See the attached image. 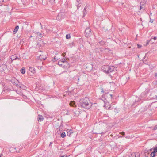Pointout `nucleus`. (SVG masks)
I'll return each instance as SVG.
<instances>
[{"label": "nucleus", "instance_id": "nucleus-32", "mask_svg": "<svg viewBox=\"0 0 157 157\" xmlns=\"http://www.w3.org/2000/svg\"><path fill=\"white\" fill-rule=\"evenodd\" d=\"M152 39H151L150 40H147L146 44H147L149 42L152 43L153 42L152 41Z\"/></svg>", "mask_w": 157, "mask_h": 157}, {"label": "nucleus", "instance_id": "nucleus-55", "mask_svg": "<svg viewBox=\"0 0 157 157\" xmlns=\"http://www.w3.org/2000/svg\"><path fill=\"white\" fill-rule=\"evenodd\" d=\"M16 151L18 153V152H19V151H20V150H19H19H16Z\"/></svg>", "mask_w": 157, "mask_h": 157}, {"label": "nucleus", "instance_id": "nucleus-4", "mask_svg": "<svg viewBox=\"0 0 157 157\" xmlns=\"http://www.w3.org/2000/svg\"><path fill=\"white\" fill-rule=\"evenodd\" d=\"M85 36L86 37L90 36L92 34L91 29L89 27L87 28L85 31Z\"/></svg>", "mask_w": 157, "mask_h": 157}, {"label": "nucleus", "instance_id": "nucleus-13", "mask_svg": "<svg viewBox=\"0 0 157 157\" xmlns=\"http://www.w3.org/2000/svg\"><path fill=\"white\" fill-rule=\"evenodd\" d=\"M29 70L33 74L36 73V69L33 67H29Z\"/></svg>", "mask_w": 157, "mask_h": 157}, {"label": "nucleus", "instance_id": "nucleus-45", "mask_svg": "<svg viewBox=\"0 0 157 157\" xmlns=\"http://www.w3.org/2000/svg\"><path fill=\"white\" fill-rule=\"evenodd\" d=\"M138 48H140L142 47V45H139V44H137Z\"/></svg>", "mask_w": 157, "mask_h": 157}, {"label": "nucleus", "instance_id": "nucleus-29", "mask_svg": "<svg viewBox=\"0 0 157 157\" xmlns=\"http://www.w3.org/2000/svg\"><path fill=\"white\" fill-rule=\"evenodd\" d=\"M100 99H101L105 103V100L106 99L105 97H103V96H102V98H100Z\"/></svg>", "mask_w": 157, "mask_h": 157}, {"label": "nucleus", "instance_id": "nucleus-34", "mask_svg": "<svg viewBox=\"0 0 157 157\" xmlns=\"http://www.w3.org/2000/svg\"><path fill=\"white\" fill-rule=\"evenodd\" d=\"M153 151L155 152H157V147H153Z\"/></svg>", "mask_w": 157, "mask_h": 157}, {"label": "nucleus", "instance_id": "nucleus-2", "mask_svg": "<svg viewBox=\"0 0 157 157\" xmlns=\"http://www.w3.org/2000/svg\"><path fill=\"white\" fill-rule=\"evenodd\" d=\"M66 13L63 12L59 13L56 17V19L58 21L64 18L66 16Z\"/></svg>", "mask_w": 157, "mask_h": 157}, {"label": "nucleus", "instance_id": "nucleus-19", "mask_svg": "<svg viewBox=\"0 0 157 157\" xmlns=\"http://www.w3.org/2000/svg\"><path fill=\"white\" fill-rule=\"evenodd\" d=\"M21 73L24 74L25 73V67H22L20 70Z\"/></svg>", "mask_w": 157, "mask_h": 157}, {"label": "nucleus", "instance_id": "nucleus-16", "mask_svg": "<svg viewBox=\"0 0 157 157\" xmlns=\"http://www.w3.org/2000/svg\"><path fill=\"white\" fill-rule=\"evenodd\" d=\"M113 67L112 66H109V67L108 68V73L112 72L113 71Z\"/></svg>", "mask_w": 157, "mask_h": 157}, {"label": "nucleus", "instance_id": "nucleus-41", "mask_svg": "<svg viewBox=\"0 0 157 157\" xmlns=\"http://www.w3.org/2000/svg\"><path fill=\"white\" fill-rule=\"evenodd\" d=\"M157 129V125L155 126L154 128V130H156Z\"/></svg>", "mask_w": 157, "mask_h": 157}, {"label": "nucleus", "instance_id": "nucleus-7", "mask_svg": "<svg viewBox=\"0 0 157 157\" xmlns=\"http://www.w3.org/2000/svg\"><path fill=\"white\" fill-rule=\"evenodd\" d=\"M109 66L108 65H104L101 67L102 70L107 73H108V68Z\"/></svg>", "mask_w": 157, "mask_h": 157}, {"label": "nucleus", "instance_id": "nucleus-10", "mask_svg": "<svg viewBox=\"0 0 157 157\" xmlns=\"http://www.w3.org/2000/svg\"><path fill=\"white\" fill-rule=\"evenodd\" d=\"M11 59L12 60H14L18 59L19 60H20V58H18L16 55H13L11 56Z\"/></svg>", "mask_w": 157, "mask_h": 157}, {"label": "nucleus", "instance_id": "nucleus-30", "mask_svg": "<svg viewBox=\"0 0 157 157\" xmlns=\"http://www.w3.org/2000/svg\"><path fill=\"white\" fill-rule=\"evenodd\" d=\"M157 152H155L154 151L152 152V154H153V155L151 157H154L155 156L157 155Z\"/></svg>", "mask_w": 157, "mask_h": 157}, {"label": "nucleus", "instance_id": "nucleus-62", "mask_svg": "<svg viewBox=\"0 0 157 157\" xmlns=\"http://www.w3.org/2000/svg\"><path fill=\"white\" fill-rule=\"evenodd\" d=\"M42 90L43 91H45V89H42Z\"/></svg>", "mask_w": 157, "mask_h": 157}, {"label": "nucleus", "instance_id": "nucleus-47", "mask_svg": "<svg viewBox=\"0 0 157 157\" xmlns=\"http://www.w3.org/2000/svg\"><path fill=\"white\" fill-rule=\"evenodd\" d=\"M40 58H41L42 59V60H45L46 58V57H44V58H42V57H40Z\"/></svg>", "mask_w": 157, "mask_h": 157}, {"label": "nucleus", "instance_id": "nucleus-61", "mask_svg": "<svg viewBox=\"0 0 157 157\" xmlns=\"http://www.w3.org/2000/svg\"><path fill=\"white\" fill-rule=\"evenodd\" d=\"M152 149H151L149 150V151H152Z\"/></svg>", "mask_w": 157, "mask_h": 157}, {"label": "nucleus", "instance_id": "nucleus-53", "mask_svg": "<svg viewBox=\"0 0 157 157\" xmlns=\"http://www.w3.org/2000/svg\"><path fill=\"white\" fill-rule=\"evenodd\" d=\"M109 95L111 97V98L112 99V95L111 94H109Z\"/></svg>", "mask_w": 157, "mask_h": 157}, {"label": "nucleus", "instance_id": "nucleus-49", "mask_svg": "<svg viewBox=\"0 0 157 157\" xmlns=\"http://www.w3.org/2000/svg\"><path fill=\"white\" fill-rule=\"evenodd\" d=\"M153 155V154H152V152L150 155V156L151 157Z\"/></svg>", "mask_w": 157, "mask_h": 157}, {"label": "nucleus", "instance_id": "nucleus-15", "mask_svg": "<svg viewBox=\"0 0 157 157\" xmlns=\"http://www.w3.org/2000/svg\"><path fill=\"white\" fill-rule=\"evenodd\" d=\"M56 128H57V129H59V130H62L63 129V126L62 125V124L60 123L59 125H58L57 127L56 126Z\"/></svg>", "mask_w": 157, "mask_h": 157}, {"label": "nucleus", "instance_id": "nucleus-8", "mask_svg": "<svg viewBox=\"0 0 157 157\" xmlns=\"http://www.w3.org/2000/svg\"><path fill=\"white\" fill-rule=\"evenodd\" d=\"M95 52L96 53H99L100 52H103L104 51V49L103 48H96L95 49Z\"/></svg>", "mask_w": 157, "mask_h": 157}, {"label": "nucleus", "instance_id": "nucleus-3", "mask_svg": "<svg viewBox=\"0 0 157 157\" xmlns=\"http://www.w3.org/2000/svg\"><path fill=\"white\" fill-rule=\"evenodd\" d=\"M10 81L13 84L15 85L17 87H19L20 88H22V86H20V84H18L19 82L18 80L15 78H12Z\"/></svg>", "mask_w": 157, "mask_h": 157}, {"label": "nucleus", "instance_id": "nucleus-23", "mask_svg": "<svg viewBox=\"0 0 157 157\" xmlns=\"http://www.w3.org/2000/svg\"><path fill=\"white\" fill-rule=\"evenodd\" d=\"M62 62L63 61L59 60L58 62V64L59 66H62L63 64H64V63H63Z\"/></svg>", "mask_w": 157, "mask_h": 157}, {"label": "nucleus", "instance_id": "nucleus-1", "mask_svg": "<svg viewBox=\"0 0 157 157\" xmlns=\"http://www.w3.org/2000/svg\"><path fill=\"white\" fill-rule=\"evenodd\" d=\"M90 101L87 97L83 98L81 99L79 101V106L82 108H84L86 109H89L92 105L91 103L90 102Z\"/></svg>", "mask_w": 157, "mask_h": 157}, {"label": "nucleus", "instance_id": "nucleus-6", "mask_svg": "<svg viewBox=\"0 0 157 157\" xmlns=\"http://www.w3.org/2000/svg\"><path fill=\"white\" fill-rule=\"evenodd\" d=\"M76 133L73 129H69V137L72 136L73 137H76Z\"/></svg>", "mask_w": 157, "mask_h": 157}, {"label": "nucleus", "instance_id": "nucleus-20", "mask_svg": "<svg viewBox=\"0 0 157 157\" xmlns=\"http://www.w3.org/2000/svg\"><path fill=\"white\" fill-rule=\"evenodd\" d=\"M103 49H104V51H103V52L104 53H106V52H108L109 51H110V50L108 48H106L105 49L103 48Z\"/></svg>", "mask_w": 157, "mask_h": 157}, {"label": "nucleus", "instance_id": "nucleus-39", "mask_svg": "<svg viewBox=\"0 0 157 157\" xmlns=\"http://www.w3.org/2000/svg\"><path fill=\"white\" fill-rule=\"evenodd\" d=\"M68 2H67V0L66 1V2L65 3V5L66 6H68Z\"/></svg>", "mask_w": 157, "mask_h": 157}, {"label": "nucleus", "instance_id": "nucleus-58", "mask_svg": "<svg viewBox=\"0 0 157 157\" xmlns=\"http://www.w3.org/2000/svg\"><path fill=\"white\" fill-rule=\"evenodd\" d=\"M101 92H103V93H104V91H103V90L102 89V90H101Z\"/></svg>", "mask_w": 157, "mask_h": 157}, {"label": "nucleus", "instance_id": "nucleus-5", "mask_svg": "<svg viewBox=\"0 0 157 157\" xmlns=\"http://www.w3.org/2000/svg\"><path fill=\"white\" fill-rule=\"evenodd\" d=\"M7 65L6 64H0V72H4L6 69Z\"/></svg>", "mask_w": 157, "mask_h": 157}, {"label": "nucleus", "instance_id": "nucleus-36", "mask_svg": "<svg viewBox=\"0 0 157 157\" xmlns=\"http://www.w3.org/2000/svg\"><path fill=\"white\" fill-rule=\"evenodd\" d=\"M120 134H121L123 136L125 135V132H120Z\"/></svg>", "mask_w": 157, "mask_h": 157}, {"label": "nucleus", "instance_id": "nucleus-63", "mask_svg": "<svg viewBox=\"0 0 157 157\" xmlns=\"http://www.w3.org/2000/svg\"><path fill=\"white\" fill-rule=\"evenodd\" d=\"M76 1L78 2H79L78 0H76Z\"/></svg>", "mask_w": 157, "mask_h": 157}, {"label": "nucleus", "instance_id": "nucleus-33", "mask_svg": "<svg viewBox=\"0 0 157 157\" xmlns=\"http://www.w3.org/2000/svg\"><path fill=\"white\" fill-rule=\"evenodd\" d=\"M74 46V44L73 42L69 44V46H70L71 47H72Z\"/></svg>", "mask_w": 157, "mask_h": 157}, {"label": "nucleus", "instance_id": "nucleus-24", "mask_svg": "<svg viewBox=\"0 0 157 157\" xmlns=\"http://www.w3.org/2000/svg\"><path fill=\"white\" fill-rule=\"evenodd\" d=\"M66 135L65 132H63L61 134V137L62 138H64L65 137Z\"/></svg>", "mask_w": 157, "mask_h": 157}, {"label": "nucleus", "instance_id": "nucleus-64", "mask_svg": "<svg viewBox=\"0 0 157 157\" xmlns=\"http://www.w3.org/2000/svg\"><path fill=\"white\" fill-rule=\"evenodd\" d=\"M122 136H119V137H120V138H122Z\"/></svg>", "mask_w": 157, "mask_h": 157}, {"label": "nucleus", "instance_id": "nucleus-48", "mask_svg": "<svg viewBox=\"0 0 157 157\" xmlns=\"http://www.w3.org/2000/svg\"><path fill=\"white\" fill-rule=\"evenodd\" d=\"M81 6V5H80L79 4H78L77 6V8H79Z\"/></svg>", "mask_w": 157, "mask_h": 157}, {"label": "nucleus", "instance_id": "nucleus-54", "mask_svg": "<svg viewBox=\"0 0 157 157\" xmlns=\"http://www.w3.org/2000/svg\"><path fill=\"white\" fill-rule=\"evenodd\" d=\"M150 22L151 23H152L153 22V20L150 19Z\"/></svg>", "mask_w": 157, "mask_h": 157}, {"label": "nucleus", "instance_id": "nucleus-59", "mask_svg": "<svg viewBox=\"0 0 157 157\" xmlns=\"http://www.w3.org/2000/svg\"><path fill=\"white\" fill-rule=\"evenodd\" d=\"M2 155V154H0V157H1Z\"/></svg>", "mask_w": 157, "mask_h": 157}, {"label": "nucleus", "instance_id": "nucleus-42", "mask_svg": "<svg viewBox=\"0 0 157 157\" xmlns=\"http://www.w3.org/2000/svg\"><path fill=\"white\" fill-rule=\"evenodd\" d=\"M66 37L67 39H69V34H67L66 35Z\"/></svg>", "mask_w": 157, "mask_h": 157}, {"label": "nucleus", "instance_id": "nucleus-57", "mask_svg": "<svg viewBox=\"0 0 157 157\" xmlns=\"http://www.w3.org/2000/svg\"><path fill=\"white\" fill-rule=\"evenodd\" d=\"M41 102V101H37V103L40 104Z\"/></svg>", "mask_w": 157, "mask_h": 157}, {"label": "nucleus", "instance_id": "nucleus-22", "mask_svg": "<svg viewBox=\"0 0 157 157\" xmlns=\"http://www.w3.org/2000/svg\"><path fill=\"white\" fill-rule=\"evenodd\" d=\"M106 42L105 41H101L99 42V44L101 45H103L105 44Z\"/></svg>", "mask_w": 157, "mask_h": 157}, {"label": "nucleus", "instance_id": "nucleus-31", "mask_svg": "<svg viewBox=\"0 0 157 157\" xmlns=\"http://www.w3.org/2000/svg\"><path fill=\"white\" fill-rule=\"evenodd\" d=\"M145 97L144 95H142V93L140 95V96L139 97H140V99H143V98Z\"/></svg>", "mask_w": 157, "mask_h": 157}, {"label": "nucleus", "instance_id": "nucleus-28", "mask_svg": "<svg viewBox=\"0 0 157 157\" xmlns=\"http://www.w3.org/2000/svg\"><path fill=\"white\" fill-rule=\"evenodd\" d=\"M58 59V58L56 56H55L53 59H52V61L53 62H55Z\"/></svg>", "mask_w": 157, "mask_h": 157}, {"label": "nucleus", "instance_id": "nucleus-56", "mask_svg": "<svg viewBox=\"0 0 157 157\" xmlns=\"http://www.w3.org/2000/svg\"><path fill=\"white\" fill-rule=\"evenodd\" d=\"M143 8L142 7V6H141H141H140V9L141 10Z\"/></svg>", "mask_w": 157, "mask_h": 157}, {"label": "nucleus", "instance_id": "nucleus-12", "mask_svg": "<svg viewBox=\"0 0 157 157\" xmlns=\"http://www.w3.org/2000/svg\"><path fill=\"white\" fill-rule=\"evenodd\" d=\"M68 91H67L66 92H65L64 93V94H63V98L65 97V98L66 100H67L69 99L68 97L69 95V93L68 92Z\"/></svg>", "mask_w": 157, "mask_h": 157}, {"label": "nucleus", "instance_id": "nucleus-27", "mask_svg": "<svg viewBox=\"0 0 157 157\" xmlns=\"http://www.w3.org/2000/svg\"><path fill=\"white\" fill-rule=\"evenodd\" d=\"M129 157H136V153H132L129 156Z\"/></svg>", "mask_w": 157, "mask_h": 157}, {"label": "nucleus", "instance_id": "nucleus-17", "mask_svg": "<svg viewBox=\"0 0 157 157\" xmlns=\"http://www.w3.org/2000/svg\"><path fill=\"white\" fill-rule=\"evenodd\" d=\"M19 28V26L18 25L16 26L13 32V33L14 34H15L18 30Z\"/></svg>", "mask_w": 157, "mask_h": 157}, {"label": "nucleus", "instance_id": "nucleus-25", "mask_svg": "<svg viewBox=\"0 0 157 157\" xmlns=\"http://www.w3.org/2000/svg\"><path fill=\"white\" fill-rule=\"evenodd\" d=\"M148 93V91H145L142 93V95H144L145 97L146 96Z\"/></svg>", "mask_w": 157, "mask_h": 157}, {"label": "nucleus", "instance_id": "nucleus-52", "mask_svg": "<svg viewBox=\"0 0 157 157\" xmlns=\"http://www.w3.org/2000/svg\"><path fill=\"white\" fill-rule=\"evenodd\" d=\"M24 41H25V40H24V39H22V40H21V42L22 41V42H24Z\"/></svg>", "mask_w": 157, "mask_h": 157}, {"label": "nucleus", "instance_id": "nucleus-46", "mask_svg": "<svg viewBox=\"0 0 157 157\" xmlns=\"http://www.w3.org/2000/svg\"><path fill=\"white\" fill-rule=\"evenodd\" d=\"M59 157H67V155H62V156H59Z\"/></svg>", "mask_w": 157, "mask_h": 157}, {"label": "nucleus", "instance_id": "nucleus-51", "mask_svg": "<svg viewBox=\"0 0 157 157\" xmlns=\"http://www.w3.org/2000/svg\"><path fill=\"white\" fill-rule=\"evenodd\" d=\"M155 77H156L157 76V73H156L155 74Z\"/></svg>", "mask_w": 157, "mask_h": 157}, {"label": "nucleus", "instance_id": "nucleus-40", "mask_svg": "<svg viewBox=\"0 0 157 157\" xmlns=\"http://www.w3.org/2000/svg\"><path fill=\"white\" fill-rule=\"evenodd\" d=\"M105 109H111L110 107H108L107 106L105 107Z\"/></svg>", "mask_w": 157, "mask_h": 157}, {"label": "nucleus", "instance_id": "nucleus-37", "mask_svg": "<svg viewBox=\"0 0 157 157\" xmlns=\"http://www.w3.org/2000/svg\"><path fill=\"white\" fill-rule=\"evenodd\" d=\"M152 37H153V38L151 39H152V40L153 39L154 40H155L156 39H157V37L153 36Z\"/></svg>", "mask_w": 157, "mask_h": 157}, {"label": "nucleus", "instance_id": "nucleus-9", "mask_svg": "<svg viewBox=\"0 0 157 157\" xmlns=\"http://www.w3.org/2000/svg\"><path fill=\"white\" fill-rule=\"evenodd\" d=\"M3 91H7L8 92L11 91L12 90L8 88L7 86H6L5 85L3 86Z\"/></svg>", "mask_w": 157, "mask_h": 157}, {"label": "nucleus", "instance_id": "nucleus-44", "mask_svg": "<svg viewBox=\"0 0 157 157\" xmlns=\"http://www.w3.org/2000/svg\"><path fill=\"white\" fill-rule=\"evenodd\" d=\"M139 154L138 153H137L136 154V157H139Z\"/></svg>", "mask_w": 157, "mask_h": 157}, {"label": "nucleus", "instance_id": "nucleus-26", "mask_svg": "<svg viewBox=\"0 0 157 157\" xmlns=\"http://www.w3.org/2000/svg\"><path fill=\"white\" fill-rule=\"evenodd\" d=\"M86 11V8H85L83 11V17H84L86 15L85 12Z\"/></svg>", "mask_w": 157, "mask_h": 157}, {"label": "nucleus", "instance_id": "nucleus-43", "mask_svg": "<svg viewBox=\"0 0 157 157\" xmlns=\"http://www.w3.org/2000/svg\"><path fill=\"white\" fill-rule=\"evenodd\" d=\"M20 86H22V88H21L23 89L24 88H25V87L23 85H22L21 84H20Z\"/></svg>", "mask_w": 157, "mask_h": 157}, {"label": "nucleus", "instance_id": "nucleus-60", "mask_svg": "<svg viewBox=\"0 0 157 157\" xmlns=\"http://www.w3.org/2000/svg\"><path fill=\"white\" fill-rule=\"evenodd\" d=\"M129 136H126L125 137L126 138H129Z\"/></svg>", "mask_w": 157, "mask_h": 157}, {"label": "nucleus", "instance_id": "nucleus-11", "mask_svg": "<svg viewBox=\"0 0 157 157\" xmlns=\"http://www.w3.org/2000/svg\"><path fill=\"white\" fill-rule=\"evenodd\" d=\"M69 105L71 106L76 107V106L75 105V102L74 101H71L69 103Z\"/></svg>", "mask_w": 157, "mask_h": 157}, {"label": "nucleus", "instance_id": "nucleus-18", "mask_svg": "<svg viewBox=\"0 0 157 157\" xmlns=\"http://www.w3.org/2000/svg\"><path fill=\"white\" fill-rule=\"evenodd\" d=\"M69 65L68 62H66L64 63V64H63L62 67L64 68H67L68 65Z\"/></svg>", "mask_w": 157, "mask_h": 157}, {"label": "nucleus", "instance_id": "nucleus-21", "mask_svg": "<svg viewBox=\"0 0 157 157\" xmlns=\"http://www.w3.org/2000/svg\"><path fill=\"white\" fill-rule=\"evenodd\" d=\"M35 33L37 35V36H39L40 37H42V35L41 33L39 32H36Z\"/></svg>", "mask_w": 157, "mask_h": 157}, {"label": "nucleus", "instance_id": "nucleus-38", "mask_svg": "<svg viewBox=\"0 0 157 157\" xmlns=\"http://www.w3.org/2000/svg\"><path fill=\"white\" fill-rule=\"evenodd\" d=\"M55 0H50V2L51 3H53L55 2Z\"/></svg>", "mask_w": 157, "mask_h": 157}, {"label": "nucleus", "instance_id": "nucleus-14", "mask_svg": "<svg viewBox=\"0 0 157 157\" xmlns=\"http://www.w3.org/2000/svg\"><path fill=\"white\" fill-rule=\"evenodd\" d=\"M38 121H41L43 120L44 117L42 115H39L38 117Z\"/></svg>", "mask_w": 157, "mask_h": 157}, {"label": "nucleus", "instance_id": "nucleus-50", "mask_svg": "<svg viewBox=\"0 0 157 157\" xmlns=\"http://www.w3.org/2000/svg\"><path fill=\"white\" fill-rule=\"evenodd\" d=\"M52 144V142H51L50 143V144H49V146H51Z\"/></svg>", "mask_w": 157, "mask_h": 157}, {"label": "nucleus", "instance_id": "nucleus-35", "mask_svg": "<svg viewBox=\"0 0 157 157\" xmlns=\"http://www.w3.org/2000/svg\"><path fill=\"white\" fill-rule=\"evenodd\" d=\"M60 61H63L62 62L63 63H65L66 62H67L66 61V59H62L61 60H60Z\"/></svg>", "mask_w": 157, "mask_h": 157}]
</instances>
